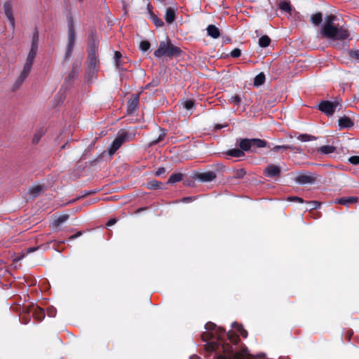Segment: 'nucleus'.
I'll list each match as a JSON object with an SVG mask.
<instances>
[{
  "instance_id": "obj_34",
  "label": "nucleus",
  "mask_w": 359,
  "mask_h": 359,
  "mask_svg": "<svg viewBox=\"0 0 359 359\" xmlns=\"http://www.w3.org/2000/svg\"><path fill=\"white\" fill-rule=\"evenodd\" d=\"M122 58V54L119 51H115L114 53V60H115V65L118 69H123V65L121 61Z\"/></svg>"
},
{
  "instance_id": "obj_11",
  "label": "nucleus",
  "mask_w": 359,
  "mask_h": 359,
  "mask_svg": "<svg viewBox=\"0 0 359 359\" xmlns=\"http://www.w3.org/2000/svg\"><path fill=\"white\" fill-rule=\"evenodd\" d=\"M217 175L213 171H208L204 172H198L195 175V178L202 182H208L214 180Z\"/></svg>"
},
{
  "instance_id": "obj_48",
  "label": "nucleus",
  "mask_w": 359,
  "mask_h": 359,
  "mask_svg": "<svg viewBox=\"0 0 359 359\" xmlns=\"http://www.w3.org/2000/svg\"><path fill=\"white\" fill-rule=\"evenodd\" d=\"M348 162L353 165H359V156H352L349 157Z\"/></svg>"
},
{
  "instance_id": "obj_39",
  "label": "nucleus",
  "mask_w": 359,
  "mask_h": 359,
  "mask_svg": "<svg viewBox=\"0 0 359 359\" xmlns=\"http://www.w3.org/2000/svg\"><path fill=\"white\" fill-rule=\"evenodd\" d=\"M279 8L282 10V11H284L287 13H290L291 11H292V8H291V5L289 2L287 1H283L279 5Z\"/></svg>"
},
{
  "instance_id": "obj_14",
  "label": "nucleus",
  "mask_w": 359,
  "mask_h": 359,
  "mask_svg": "<svg viewBox=\"0 0 359 359\" xmlns=\"http://www.w3.org/2000/svg\"><path fill=\"white\" fill-rule=\"evenodd\" d=\"M358 201L359 198L356 196H348L337 198L334 202L339 205L348 206L350 204L357 203Z\"/></svg>"
},
{
  "instance_id": "obj_42",
  "label": "nucleus",
  "mask_w": 359,
  "mask_h": 359,
  "mask_svg": "<svg viewBox=\"0 0 359 359\" xmlns=\"http://www.w3.org/2000/svg\"><path fill=\"white\" fill-rule=\"evenodd\" d=\"M151 44L148 41H142L140 43V48L142 51H147L150 48Z\"/></svg>"
},
{
  "instance_id": "obj_25",
  "label": "nucleus",
  "mask_w": 359,
  "mask_h": 359,
  "mask_svg": "<svg viewBox=\"0 0 359 359\" xmlns=\"http://www.w3.org/2000/svg\"><path fill=\"white\" fill-rule=\"evenodd\" d=\"M232 327L236 329L243 337L246 338L248 337V332L242 325L234 322L232 323Z\"/></svg>"
},
{
  "instance_id": "obj_15",
  "label": "nucleus",
  "mask_w": 359,
  "mask_h": 359,
  "mask_svg": "<svg viewBox=\"0 0 359 359\" xmlns=\"http://www.w3.org/2000/svg\"><path fill=\"white\" fill-rule=\"evenodd\" d=\"M339 126L341 128H351L354 126L353 121L348 116H344L338 120Z\"/></svg>"
},
{
  "instance_id": "obj_49",
  "label": "nucleus",
  "mask_w": 359,
  "mask_h": 359,
  "mask_svg": "<svg viewBox=\"0 0 359 359\" xmlns=\"http://www.w3.org/2000/svg\"><path fill=\"white\" fill-rule=\"evenodd\" d=\"M201 337H202V339L204 341H208L209 340H210L211 339H212L214 337V334L212 333L203 332L202 334Z\"/></svg>"
},
{
  "instance_id": "obj_51",
  "label": "nucleus",
  "mask_w": 359,
  "mask_h": 359,
  "mask_svg": "<svg viewBox=\"0 0 359 359\" xmlns=\"http://www.w3.org/2000/svg\"><path fill=\"white\" fill-rule=\"evenodd\" d=\"M350 57L351 58H353V59H355V60H359V50H350L349 51V53H348Z\"/></svg>"
},
{
  "instance_id": "obj_9",
  "label": "nucleus",
  "mask_w": 359,
  "mask_h": 359,
  "mask_svg": "<svg viewBox=\"0 0 359 359\" xmlns=\"http://www.w3.org/2000/svg\"><path fill=\"white\" fill-rule=\"evenodd\" d=\"M318 178V175L306 172L302 173L295 177V181L300 184H313Z\"/></svg>"
},
{
  "instance_id": "obj_5",
  "label": "nucleus",
  "mask_w": 359,
  "mask_h": 359,
  "mask_svg": "<svg viewBox=\"0 0 359 359\" xmlns=\"http://www.w3.org/2000/svg\"><path fill=\"white\" fill-rule=\"evenodd\" d=\"M87 65L88 69H100L98 43L93 40L88 48Z\"/></svg>"
},
{
  "instance_id": "obj_40",
  "label": "nucleus",
  "mask_w": 359,
  "mask_h": 359,
  "mask_svg": "<svg viewBox=\"0 0 359 359\" xmlns=\"http://www.w3.org/2000/svg\"><path fill=\"white\" fill-rule=\"evenodd\" d=\"M246 174V171L243 169H238L235 170L233 177L236 179H243Z\"/></svg>"
},
{
  "instance_id": "obj_17",
  "label": "nucleus",
  "mask_w": 359,
  "mask_h": 359,
  "mask_svg": "<svg viewBox=\"0 0 359 359\" xmlns=\"http://www.w3.org/2000/svg\"><path fill=\"white\" fill-rule=\"evenodd\" d=\"M337 20L336 15L333 14L328 15L325 18V24L321 28L320 31L327 30L331 27L335 25L334 21Z\"/></svg>"
},
{
  "instance_id": "obj_58",
  "label": "nucleus",
  "mask_w": 359,
  "mask_h": 359,
  "mask_svg": "<svg viewBox=\"0 0 359 359\" xmlns=\"http://www.w3.org/2000/svg\"><path fill=\"white\" fill-rule=\"evenodd\" d=\"M83 234L82 231H79L74 235H72L69 237V240H74Z\"/></svg>"
},
{
  "instance_id": "obj_26",
  "label": "nucleus",
  "mask_w": 359,
  "mask_h": 359,
  "mask_svg": "<svg viewBox=\"0 0 359 359\" xmlns=\"http://www.w3.org/2000/svg\"><path fill=\"white\" fill-rule=\"evenodd\" d=\"M265 74L263 72H260L258 74L254 79V86H259L264 83L265 82Z\"/></svg>"
},
{
  "instance_id": "obj_56",
  "label": "nucleus",
  "mask_w": 359,
  "mask_h": 359,
  "mask_svg": "<svg viewBox=\"0 0 359 359\" xmlns=\"http://www.w3.org/2000/svg\"><path fill=\"white\" fill-rule=\"evenodd\" d=\"M194 200V197H192V196H188V197H183L182 199H181V202H183V203H189V202H191Z\"/></svg>"
},
{
  "instance_id": "obj_36",
  "label": "nucleus",
  "mask_w": 359,
  "mask_h": 359,
  "mask_svg": "<svg viewBox=\"0 0 359 359\" xmlns=\"http://www.w3.org/2000/svg\"><path fill=\"white\" fill-rule=\"evenodd\" d=\"M37 48H31L29 54L27 55L26 62L34 63V58L36 55Z\"/></svg>"
},
{
  "instance_id": "obj_24",
  "label": "nucleus",
  "mask_w": 359,
  "mask_h": 359,
  "mask_svg": "<svg viewBox=\"0 0 359 359\" xmlns=\"http://www.w3.org/2000/svg\"><path fill=\"white\" fill-rule=\"evenodd\" d=\"M122 144L123 142H121V139L119 140L118 137H116L113 141L111 147L109 150V154H114L121 147Z\"/></svg>"
},
{
  "instance_id": "obj_33",
  "label": "nucleus",
  "mask_w": 359,
  "mask_h": 359,
  "mask_svg": "<svg viewBox=\"0 0 359 359\" xmlns=\"http://www.w3.org/2000/svg\"><path fill=\"white\" fill-rule=\"evenodd\" d=\"M134 135H132L131 134L128 133V132H122L117 137L119 140L121 139L123 144L126 142L131 141Z\"/></svg>"
},
{
  "instance_id": "obj_63",
  "label": "nucleus",
  "mask_w": 359,
  "mask_h": 359,
  "mask_svg": "<svg viewBox=\"0 0 359 359\" xmlns=\"http://www.w3.org/2000/svg\"><path fill=\"white\" fill-rule=\"evenodd\" d=\"M280 150H281V149L279 145H276L271 149V151L274 152L279 151Z\"/></svg>"
},
{
  "instance_id": "obj_4",
  "label": "nucleus",
  "mask_w": 359,
  "mask_h": 359,
  "mask_svg": "<svg viewBox=\"0 0 359 359\" xmlns=\"http://www.w3.org/2000/svg\"><path fill=\"white\" fill-rule=\"evenodd\" d=\"M67 43L65 48V53L63 57L64 62H67L72 55V52L75 46L76 32L74 28V19L72 15L67 19Z\"/></svg>"
},
{
  "instance_id": "obj_35",
  "label": "nucleus",
  "mask_w": 359,
  "mask_h": 359,
  "mask_svg": "<svg viewBox=\"0 0 359 359\" xmlns=\"http://www.w3.org/2000/svg\"><path fill=\"white\" fill-rule=\"evenodd\" d=\"M162 183L157 180H151L147 182V187L149 189H157L161 188Z\"/></svg>"
},
{
  "instance_id": "obj_13",
  "label": "nucleus",
  "mask_w": 359,
  "mask_h": 359,
  "mask_svg": "<svg viewBox=\"0 0 359 359\" xmlns=\"http://www.w3.org/2000/svg\"><path fill=\"white\" fill-rule=\"evenodd\" d=\"M140 95L139 94L133 95V97L128 101L127 104V113L132 114L137 109L139 103Z\"/></svg>"
},
{
  "instance_id": "obj_7",
  "label": "nucleus",
  "mask_w": 359,
  "mask_h": 359,
  "mask_svg": "<svg viewBox=\"0 0 359 359\" xmlns=\"http://www.w3.org/2000/svg\"><path fill=\"white\" fill-rule=\"evenodd\" d=\"M339 107H341V104L337 100L334 101L323 100L318 104V109L327 116H330L334 114Z\"/></svg>"
},
{
  "instance_id": "obj_6",
  "label": "nucleus",
  "mask_w": 359,
  "mask_h": 359,
  "mask_svg": "<svg viewBox=\"0 0 359 359\" xmlns=\"http://www.w3.org/2000/svg\"><path fill=\"white\" fill-rule=\"evenodd\" d=\"M268 142L264 140L259 138H244L240 141L239 147L245 151H252L256 153L257 148H263L267 147Z\"/></svg>"
},
{
  "instance_id": "obj_57",
  "label": "nucleus",
  "mask_w": 359,
  "mask_h": 359,
  "mask_svg": "<svg viewBox=\"0 0 359 359\" xmlns=\"http://www.w3.org/2000/svg\"><path fill=\"white\" fill-rule=\"evenodd\" d=\"M165 168L163 167H161V168H158V170L156 171L155 175L156 176H160L161 175L165 173Z\"/></svg>"
},
{
  "instance_id": "obj_23",
  "label": "nucleus",
  "mask_w": 359,
  "mask_h": 359,
  "mask_svg": "<svg viewBox=\"0 0 359 359\" xmlns=\"http://www.w3.org/2000/svg\"><path fill=\"white\" fill-rule=\"evenodd\" d=\"M337 148L331 145H325L318 148V151L323 154H330L336 151Z\"/></svg>"
},
{
  "instance_id": "obj_31",
  "label": "nucleus",
  "mask_w": 359,
  "mask_h": 359,
  "mask_svg": "<svg viewBox=\"0 0 359 359\" xmlns=\"http://www.w3.org/2000/svg\"><path fill=\"white\" fill-rule=\"evenodd\" d=\"M271 43V39L267 35H264L259 39V45L262 48H266Z\"/></svg>"
},
{
  "instance_id": "obj_50",
  "label": "nucleus",
  "mask_w": 359,
  "mask_h": 359,
  "mask_svg": "<svg viewBox=\"0 0 359 359\" xmlns=\"http://www.w3.org/2000/svg\"><path fill=\"white\" fill-rule=\"evenodd\" d=\"M309 204L310 205V208L311 210H316V209H318L320 207L321 205V203L318 201H309Z\"/></svg>"
},
{
  "instance_id": "obj_8",
  "label": "nucleus",
  "mask_w": 359,
  "mask_h": 359,
  "mask_svg": "<svg viewBox=\"0 0 359 359\" xmlns=\"http://www.w3.org/2000/svg\"><path fill=\"white\" fill-rule=\"evenodd\" d=\"M80 61H74L73 62L72 70L68 74L67 76L65 78L63 85H65L67 87H68L71 84V83L77 78L80 70Z\"/></svg>"
},
{
  "instance_id": "obj_32",
  "label": "nucleus",
  "mask_w": 359,
  "mask_h": 359,
  "mask_svg": "<svg viewBox=\"0 0 359 359\" xmlns=\"http://www.w3.org/2000/svg\"><path fill=\"white\" fill-rule=\"evenodd\" d=\"M98 71L99 70L97 69L87 68V72L86 74V80L88 81H92L95 78V76Z\"/></svg>"
},
{
  "instance_id": "obj_21",
  "label": "nucleus",
  "mask_w": 359,
  "mask_h": 359,
  "mask_svg": "<svg viewBox=\"0 0 359 359\" xmlns=\"http://www.w3.org/2000/svg\"><path fill=\"white\" fill-rule=\"evenodd\" d=\"M68 215H62L53 220L51 225L53 228H57L60 224L65 222L69 219Z\"/></svg>"
},
{
  "instance_id": "obj_16",
  "label": "nucleus",
  "mask_w": 359,
  "mask_h": 359,
  "mask_svg": "<svg viewBox=\"0 0 359 359\" xmlns=\"http://www.w3.org/2000/svg\"><path fill=\"white\" fill-rule=\"evenodd\" d=\"M176 10L177 8L169 7L166 9L165 20L167 23L172 24L176 18Z\"/></svg>"
},
{
  "instance_id": "obj_27",
  "label": "nucleus",
  "mask_w": 359,
  "mask_h": 359,
  "mask_svg": "<svg viewBox=\"0 0 359 359\" xmlns=\"http://www.w3.org/2000/svg\"><path fill=\"white\" fill-rule=\"evenodd\" d=\"M150 18L156 27H161L164 25L163 20L158 18L152 11H150Z\"/></svg>"
},
{
  "instance_id": "obj_54",
  "label": "nucleus",
  "mask_w": 359,
  "mask_h": 359,
  "mask_svg": "<svg viewBox=\"0 0 359 359\" xmlns=\"http://www.w3.org/2000/svg\"><path fill=\"white\" fill-rule=\"evenodd\" d=\"M287 200L289 201H292V202H299L300 203H303L304 202V199L302 198H299L298 196H291V197H288Z\"/></svg>"
},
{
  "instance_id": "obj_28",
  "label": "nucleus",
  "mask_w": 359,
  "mask_h": 359,
  "mask_svg": "<svg viewBox=\"0 0 359 359\" xmlns=\"http://www.w3.org/2000/svg\"><path fill=\"white\" fill-rule=\"evenodd\" d=\"M43 189L41 185H36L34 187H32L29 189V193L33 196L36 197L38 196L41 192H43Z\"/></svg>"
},
{
  "instance_id": "obj_20",
  "label": "nucleus",
  "mask_w": 359,
  "mask_h": 359,
  "mask_svg": "<svg viewBox=\"0 0 359 359\" xmlns=\"http://www.w3.org/2000/svg\"><path fill=\"white\" fill-rule=\"evenodd\" d=\"M32 311L33 316L38 321H41L45 317V311L40 307H34Z\"/></svg>"
},
{
  "instance_id": "obj_19",
  "label": "nucleus",
  "mask_w": 359,
  "mask_h": 359,
  "mask_svg": "<svg viewBox=\"0 0 359 359\" xmlns=\"http://www.w3.org/2000/svg\"><path fill=\"white\" fill-rule=\"evenodd\" d=\"M245 151L240 149H229L224 153L225 155H228L231 157L241 158L245 156Z\"/></svg>"
},
{
  "instance_id": "obj_38",
  "label": "nucleus",
  "mask_w": 359,
  "mask_h": 359,
  "mask_svg": "<svg viewBox=\"0 0 359 359\" xmlns=\"http://www.w3.org/2000/svg\"><path fill=\"white\" fill-rule=\"evenodd\" d=\"M297 140L302 142H309L311 140H316V137L308 134H301L297 137Z\"/></svg>"
},
{
  "instance_id": "obj_45",
  "label": "nucleus",
  "mask_w": 359,
  "mask_h": 359,
  "mask_svg": "<svg viewBox=\"0 0 359 359\" xmlns=\"http://www.w3.org/2000/svg\"><path fill=\"white\" fill-rule=\"evenodd\" d=\"M279 146H280V148L283 150L290 149V150L297 151H301L299 147H294L292 145L286 144V145H279Z\"/></svg>"
},
{
  "instance_id": "obj_46",
  "label": "nucleus",
  "mask_w": 359,
  "mask_h": 359,
  "mask_svg": "<svg viewBox=\"0 0 359 359\" xmlns=\"http://www.w3.org/2000/svg\"><path fill=\"white\" fill-rule=\"evenodd\" d=\"M241 98L238 95H235L232 96L229 100V102L231 103H233L235 105H239L241 103Z\"/></svg>"
},
{
  "instance_id": "obj_3",
  "label": "nucleus",
  "mask_w": 359,
  "mask_h": 359,
  "mask_svg": "<svg viewBox=\"0 0 359 359\" xmlns=\"http://www.w3.org/2000/svg\"><path fill=\"white\" fill-rule=\"evenodd\" d=\"M324 38L332 39L333 41H344L348 39L350 32L344 25H335L327 30L320 31Z\"/></svg>"
},
{
  "instance_id": "obj_59",
  "label": "nucleus",
  "mask_w": 359,
  "mask_h": 359,
  "mask_svg": "<svg viewBox=\"0 0 359 359\" xmlns=\"http://www.w3.org/2000/svg\"><path fill=\"white\" fill-rule=\"evenodd\" d=\"M39 247H32V248H28L26 250V253L27 254H29V253H31V252H35L36 250H37L39 249Z\"/></svg>"
},
{
  "instance_id": "obj_44",
  "label": "nucleus",
  "mask_w": 359,
  "mask_h": 359,
  "mask_svg": "<svg viewBox=\"0 0 359 359\" xmlns=\"http://www.w3.org/2000/svg\"><path fill=\"white\" fill-rule=\"evenodd\" d=\"M159 84H160V79L158 78H155V79H153L152 81L146 86L145 88L156 87Z\"/></svg>"
},
{
  "instance_id": "obj_62",
  "label": "nucleus",
  "mask_w": 359,
  "mask_h": 359,
  "mask_svg": "<svg viewBox=\"0 0 359 359\" xmlns=\"http://www.w3.org/2000/svg\"><path fill=\"white\" fill-rule=\"evenodd\" d=\"M116 222V219L113 218V219H110L107 223V226H112L114 225L115 223Z\"/></svg>"
},
{
  "instance_id": "obj_22",
  "label": "nucleus",
  "mask_w": 359,
  "mask_h": 359,
  "mask_svg": "<svg viewBox=\"0 0 359 359\" xmlns=\"http://www.w3.org/2000/svg\"><path fill=\"white\" fill-rule=\"evenodd\" d=\"M44 133H45V131H44L43 128H42V127L37 128L35 131V133L33 135L32 143L34 144H38L39 142L40 141L41 138L43 135Z\"/></svg>"
},
{
  "instance_id": "obj_52",
  "label": "nucleus",
  "mask_w": 359,
  "mask_h": 359,
  "mask_svg": "<svg viewBox=\"0 0 359 359\" xmlns=\"http://www.w3.org/2000/svg\"><path fill=\"white\" fill-rule=\"evenodd\" d=\"M230 55L232 57H238L241 55V50L239 48H234L233 50H231Z\"/></svg>"
},
{
  "instance_id": "obj_43",
  "label": "nucleus",
  "mask_w": 359,
  "mask_h": 359,
  "mask_svg": "<svg viewBox=\"0 0 359 359\" xmlns=\"http://www.w3.org/2000/svg\"><path fill=\"white\" fill-rule=\"evenodd\" d=\"M195 102L193 100H187L184 102L183 106L187 110L191 109L194 106Z\"/></svg>"
},
{
  "instance_id": "obj_53",
  "label": "nucleus",
  "mask_w": 359,
  "mask_h": 359,
  "mask_svg": "<svg viewBox=\"0 0 359 359\" xmlns=\"http://www.w3.org/2000/svg\"><path fill=\"white\" fill-rule=\"evenodd\" d=\"M216 327H217V325L212 322H208L205 325V328L207 330H210V331L215 330L216 329Z\"/></svg>"
},
{
  "instance_id": "obj_41",
  "label": "nucleus",
  "mask_w": 359,
  "mask_h": 359,
  "mask_svg": "<svg viewBox=\"0 0 359 359\" xmlns=\"http://www.w3.org/2000/svg\"><path fill=\"white\" fill-rule=\"evenodd\" d=\"M38 43H39V33L37 31H35V32L33 34L31 48H34L38 49Z\"/></svg>"
},
{
  "instance_id": "obj_12",
  "label": "nucleus",
  "mask_w": 359,
  "mask_h": 359,
  "mask_svg": "<svg viewBox=\"0 0 359 359\" xmlns=\"http://www.w3.org/2000/svg\"><path fill=\"white\" fill-rule=\"evenodd\" d=\"M4 13L9 21L10 25L12 28L15 27V18L13 15V6L11 1H6L4 5Z\"/></svg>"
},
{
  "instance_id": "obj_55",
  "label": "nucleus",
  "mask_w": 359,
  "mask_h": 359,
  "mask_svg": "<svg viewBox=\"0 0 359 359\" xmlns=\"http://www.w3.org/2000/svg\"><path fill=\"white\" fill-rule=\"evenodd\" d=\"M32 65H33V63L25 62L23 69L25 70H27L29 72H30L32 67Z\"/></svg>"
},
{
  "instance_id": "obj_10",
  "label": "nucleus",
  "mask_w": 359,
  "mask_h": 359,
  "mask_svg": "<svg viewBox=\"0 0 359 359\" xmlns=\"http://www.w3.org/2000/svg\"><path fill=\"white\" fill-rule=\"evenodd\" d=\"M263 174L270 178L279 177L281 175V168L279 165L269 164L264 168Z\"/></svg>"
},
{
  "instance_id": "obj_60",
  "label": "nucleus",
  "mask_w": 359,
  "mask_h": 359,
  "mask_svg": "<svg viewBox=\"0 0 359 359\" xmlns=\"http://www.w3.org/2000/svg\"><path fill=\"white\" fill-rule=\"evenodd\" d=\"M353 334V332L352 330H348L345 334L346 339H347L348 340H350Z\"/></svg>"
},
{
  "instance_id": "obj_1",
  "label": "nucleus",
  "mask_w": 359,
  "mask_h": 359,
  "mask_svg": "<svg viewBox=\"0 0 359 359\" xmlns=\"http://www.w3.org/2000/svg\"><path fill=\"white\" fill-rule=\"evenodd\" d=\"M217 334V341H210L206 344L208 352H215L214 359H245L248 355V350L243 348L240 352H235L232 345L225 342L223 337L226 335L230 342L237 345L240 341V337L233 332L226 333L222 328H218L216 331Z\"/></svg>"
},
{
  "instance_id": "obj_37",
  "label": "nucleus",
  "mask_w": 359,
  "mask_h": 359,
  "mask_svg": "<svg viewBox=\"0 0 359 359\" xmlns=\"http://www.w3.org/2000/svg\"><path fill=\"white\" fill-rule=\"evenodd\" d=\"M161 130L162 131V133L159 135V136L157 139H155V140H153L152 141H151V142L149 143L150 146L156 145L164 140L165 135H166L165 130H163L162 128H161Z\"/></svg>"
},
{
  "instance_id": "obj_30",
  "label": "nucleus",
  "mask_w": 359,
  "mask_h": 359,
  "mask_svg": "<svg viewBox=\"0 0 359 359\" xmlns=\"http://www.w3.org/2000/svg\"><path fill=\"white\" fill-rule=\"evenodd\" d=\"M323 20V14L321 13H316L311 18V21L314 25H319Z\"/></svg>"
},
{
  "instance_id": "obj_2",
  "label": "nucleus",
  "mask_w": 359,
  "mask_h": 359,
  "mask_svg": "<svg viewBox=\"0 0 359 359\" xmlns=\"http://www.w3.org/2000/svg\"><path fill=\"white\" fill-rule=\"evenodd\" d=\"M182 53L180 47L174 46L170 39H168L166 41L160 42L158 48L154 52V55L156 57L172 58L180 57Z\"/></svg>"
},
{
  "instance_id": "obj_64",
  "label": "nucleus",
  "mask_w": 359,
  "mask_h": 359,
  "mask_svg": "<svg viewBox=\"0 0 359 359\" xmlns=\"http://www.w3.org/2000/svg\"><path fill=\"white\" fill-rule=\"evenodd\" d=\"M224 127V126L217 124V125L215 126V128L216 130H219V129H222Z\"/></svg>"
},
{
  "instance_id": "obj_29",
  "label": "nucleus",
  "mask_w": 359,
  "mask_h": 359,
  "mask_svg": "<svg viewBox=\"0 0 359 359\" xmlns=\"http://www.w3.org/2000/svg\"><path fill=\"white\" fill-rule=\"evenodd\" d=\"M183 175L181 173H173L172 174L168 180V184H174L175 182H178L182 180Z\"/></svg>"
},
{
  "instance_id": "obj_47",
  "label": "nucleus",
  "mask_w": 359,
  "mask_h": 359,
  "mask_svg": "<svg viewBox=\"0 0 359 359\" xmlns=\"http://www.w3.org/2000/svg\"><path fill=\"white\" fill-rule=\"evenodd\" d=\"M25 79L24 77H22L20 75L18 77V79L16 80L14 86H13V90H16L22 85V83L24 82Z\"/></svg>"
},
{
  "instance_id": "obj_18",
  "label": "nucleus",
  "mask_w": 359,
  "mask_h": 359,
  "mask_svg": "<svg viewBox=\"0 0 359 359\" xmlns=\"http://www.w3.org/2000/svg\"><path fill=\"white\" fill-rule=\"evenodd\" d=\"M207 32L208 36H211L213 39H217L220 36L219 29L213 25H210L207 27Z\"/></svg>"
},
{
  "instance_id": "obj_61",
  "label": "nucleus",
  "mask_w": 359,
  "mask_h": 359,
  "mask_svg": "<svg viewBox=\"0 0 359 359\" xmlns=\"http://www.w3.org/2000/svg\"><path fill=\"white\" fill-rule=\"evenodd\" d=\"M29 73H30V72H29L28 71L25 70V69H22V72H21V74H20V76H21L22 77H24L25 79H26V78L28 76V75L29 74Z\"/></svg>"
}]
</instances>
